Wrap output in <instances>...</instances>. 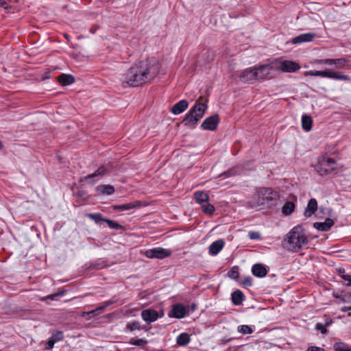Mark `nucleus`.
Masks as SVG:
<instances>
[{"label": "nucleus", "instance_id": "obj_1", "mask_svg": "<svg viewBox=\"0 0 351 351\" xmlns=\"http://www.w3.org/2000/svg\"><path fill=\"white\" fill-rule=\"evenodd\" d=\"M160 64L155 58H148L134 63L124 75L123 87L140 86L154 80L160 73Z\"/></svg>", "mask_w": 351, "mask_h": 351}, {"label": "nucleus", "instance_id": "obj_2", "mask_svg": "<svg viewBox=\"0 0 351 351\" xmlns=\"http://www.w3.org/2000/svg\"><path fill=\"white\" fill-rule=\"evenodd\" d=\"M285 240L287 250L294 252H298L308 243L304 230L301 226L293 227L287 234Z\"/></svg>", "mask_w": 351, "mask_h": 351}, {"label": "nucleus", "instance_id": "obj_3", "mask_svg": "<svg viewBox=\"0 0 351 351\" xmlns=\"http://www.w3.org/2000/svg\"><path fill=\"white\" fill-rule=\"evenodd\" d=\"M203 97L200 96L195 101V105L191 108L185 115L182 123L187 127L195 126L204 117L207 108L208 99L204 102Z\"/></svg>", "mask_w": 351, "mask_h": 351}, {"label": "nucleus", "instance_id": "obj_4", "mask_svg": "<svg viewBox=\"0 0 351 351\" xmlns=\"http://www.w3.org/2000/svg\"><path fill=\"white\" fill-rule=\"evenodd\" d=\"M257 204L265 207L277 205L278 193L271 188H260L257 191Z\"/></svg>", "mask_w": 351, "mask_h": 351}, {"label": "nucleus", "instance_id": "obj_5", "mask_svg": "<svg viewBox=\"0 0 351 351\" xmlns=\"http://www.w3.org/2000/svg\"><path fill=\"white\" fill-rule=\"evenodd\" d=\"M305 75L327 77L336 80L350 81V77L348 75L341 72H335L330 69H326L324 71H308L305 72Z\"/></svg>", "mask_w": 351, "mask_h": 351}, {"label": "nucleus", "instance_id": "obj_6", "mask_svg": "<svg viewBox=\"0 0 351 351\" xmlns=\"http://www.w3.org/2000/svg\"><path fill=\"white\" fill-rule=\"evenodd\" d=\"M315 171L322 176L334 172L337 169L335 160L332 158H322L315 167Z\"/></svg>", "mask_w": 351, "mask_h": 351}, {"label": "nucleus", "instance_id": "obj_7", "mask_svg": "<svg viewBox=\"0 0 351 351\" xmlns=\"http://www.w3.org/2000/svg\"><path fill=\"white\" fill-rule=\"evenodd\" d=\"M112 171V166L110 164L101 165L94 173L81 178L80 182L84 184H94L97 180H93L96 177L102 178Z\"/></svg>", "mask_w": 351, "mask_h": 351}, {"label": "nucleus", "instance_id": "obj_8", "mask_svg": "<svg viewBox=\"0 0 351 351\" xmlns=\"http://www.w3.org/2000/svg\"><path fill=\"white\" fill-rule=\"evenodd\" d=\"M275 69L282 72L293 73L300 69V65L291 60H282L274 62Z\"/></svg>", "mask_w": 351, "mask_h": 351}, {"label": "nucleus", "instance_id": "obj_9", "mask_svg": "<svg viewBox=\"0 0 351 351\" xmlns=\"http://www.w3.org/2000/svg\"><path fill=\"white\" fill-rule=\"evenodd\" d=\"M172 252L170 250L165 249L160 247H154L145 251V255L149 258L162 259L169 257Z\"/></svg>", "mask_w": 351, "mask_h": 351}, {"label": "nucleus", "instance_id": "obj_10", "mask_svg": "<svg viewBox=\"0 0 351 351\" xmlns=\"http://www.w3.org/2000/svg\"><path fill=\"white\" fill-rule=\"evenodd\" d=\"M186 315H189V310L187 309L182 304H176L172 306L171 310L169 312V317L176 319H182Z\"/></svg>", "mask_w": 351, "mask_h": 351}, {"label": "nucleus", "instance_id": "obj_11", "mask_svg": "<svg viewBox=\"0 0 351 351\" xmlns=\"http://www.w3.org/2000/svg\"><path fill=\"white\" fill-rule=\"evenodd\" d=\"M220 119L218 114L210 116L206 118L201 125V128L205 130L215 131L219 123Z\"/></svg>", "mask_w": 351, "mask_h": 351}, {"label": "nucleus", "instance_id": "obj_12", "mask_svg": "<svg viewBox=\"0 0 351 351\" xmlns=\"http://www.w3.org/2000/svg\"><path fill=\"white\" fill-rule=\"evenodd\" d=\"M273 69H275L274 62L269 64L260 65L258 67H256V73H257V80L266 79Z\"/></svg>", "mask_w": 351, "mask_h": 351}, {"label": "nucleus", "instance_id": "obj_13", "mask_svg": "<svg viewBox=\"0 0 351 351\" xmlns=\"http://www.w3.org/2000/svg\"><path fill=\"white\" fill-rule=\"evenodd\" d=\"M316 37L315 33L308 32L305 34H301L294 38H293L290 43L295 45H299L303 43L311 42Z\"/></svg>", "mask_w": 351, "mask_h": 351}, {"label": "nucleus", "instance_id": "obj_14", "mask_svg": "<svg viewBox=\"0 0 351 351\" xmlns=\"http://www.w3.org/2000/svg\"><path fill=\"white\" fill-rule=\"evenodd\" d=\"M241 81L247 82L257 80V73L256 67H250L245 69L239 76Z\"/></svg>", "mask_w": 351, "mask_h": 351}, {"label": "nucleus", "instance_id": "obj_15", "mask_svg": "<svg viewBox=\"0 0 351 351\" xmlns=\"http://www.w3.org/2000/svg\"><path fill=\"white\" fill-rule=\"evenodd\" d=\"M142 319L148 324L156 321L159 317L158 312L154 309H145L141 312Z\"/></svg>", "mask_w": 351, "mask_h": 351}, {"label": "nucleus", "instance_id": "obj_16", "mask_svg": "<svg viewBox=\"0 0 351 351\" xmlns=\"http://www.w3.org/2000/svg\"><path fill=\"white\" fill-rule=\"evenodd\" d=\"M142 206V203L140 201H136L134 202H130L121 205H114L112 206V210L114 211H125L131 209H134L136 208L141 207Z\"/></svg>", "mask_w": 351, "mask_h": 351}, {"label": "nucleus", "instance_id": "obj_17", "mask_svg": "<svg viewBox=\"0 0 351 351\" xmlns=\"http://www.w3.org/2000/svg\"><path fill=\"white\" fill-rule=\"evenodd\" d=\"M224 245V241L223 239H218L210 245L208 252L212 256H216L223 248Z\"/></svg>", "mask_w": 351, "mask_h": 351}, {"label": "nucleus", "instance_id": "obj_18", "mask_svg": "<svg viewBox=\"0 0 351 351\" xmlns=\"http://www.w3.org/2000/svg\"><path fill=\"white\" fill-rule=\"evenodd\" d=\"M334 225V221L330 218H327L324 222H315L313 227L319 231H328Z\"/></svg>", "mask_w": 351, "mask_h": 351}, {"label": "nucleus", "instance_id": "obj_19", "mask_svg": "<svg viewBox=\"0 0 351 351\" xmlns=\"http://www.w3.org/2000/svg\"><path fill=\"white\" fill-rule=\"evenodd\" d=\"M252 273L256 277L263 278L267 274V270L263 264L256 263L252 267Z\"/></svg>", "mask_w": 351, "mask_h": 351}, {"label": "nucleus", "instance_id": "obj_20", "mask_svg": "<svg viewBox=\"0 0 351 351\" xmlns=\"http://www.w3.org/2000/svg\"><path fill=\"white\" fill-rule=\"evenodd\" d=\"M189 106V103L186 100L182 99L175 104L171 108V112L173 114H179L183 112Z\"/></svg>", "mask_w": 351, "mask_h": 351}, {"label": "nucleus", "instance_id": "obj_21", "mask_svg": "<svg viewBox=\"0 0 351 351\" xmlns=\"http://www.w3.org/2000/svg\"><path fill=\"white\" fill-rule=\"evenodd\" d=\"M317 209V202L315 198H311L304 210V215L306 217H311Z\"/></svg>", "mask_w": 351, "mask_h": 351}, {"label": "nucleus", "instance_id": "obj_22", "mask_svg": "<svg viewBox=\"0 0 351 351\" xmlns=\"http://www.w3.org/2000/svg\"><path fill=\"white\" fill-rule=\"evenodd\" d=\"M324 323H317L315 325V330L321 332L322 334L327 333V327L330 326L332 323V319L328 316L325 315L324 316Z\"/></svg>", "mask_w": 351, "mask_h": 351}, {"label": "nucleus", "instance_id": "obj_23", "mask_svg": "<svg viewBox=\"0 0 351 351\" xmlns=\"http://www.w3.org/2000/svg\"><path fill=\"white\" fill-rule=\"evenodd\" d=\"M244 299H245V295H244L243 293L239 289H237V290L233 291L231 294L232 302L235 306L241 305Z\"/></svg>", "mask_w": 351, "mask_h": 351}, {"label": "nucleus", "instance_id": "obj_24", "mask_svg": "<svg viewBox=\"0 0 351 351\" xmlns=\"http://www.w3.org/2000/svg\"><path fill=\"white\" fill-rule=\"evenodd\" d=\"M64 335L62 332L57 331L56 333L52 334L51 337L49 339L48 342L46 344L47 349H51L53 347L55 343L62 340Z\"/></svg>", "mask_w": 351, "mask_h": 351}, {"label": "nucleus", "instance_id": "obj_25", "mask_svg": "<svg viewBox=\"0 0 351 351\" xmlns=\"http://www.w3.org/2000/svg\"><path fill=\"white\" fill-rule=\"evenodd\" d=\"M96 191L99 194L104 195H110L114 193V188L110 184H103L96 187Z\"/></svg>", "mask_w": 351, "mask_h": 351}, {"label": "nucleus", "instance_id": "obj_26", "mask_svg": "<svg viewBox=\"0 0 351 351\" xmlns=\"http://www.w3.org/2000/svg\"><path fill=\"white\" fill-rule=\"evenodd\" d=\"M58 81L60 84L63 86H68L73 84L75 82V78L72 75L70 74H61L58 76Z\"/></svg>", "mask_w": 351, "mask_h": 351}, {"label": "nucleus", "instance_id": "obj_27", "mask_svg": "<svg viewBox=\"0 0 351 351\" xmlns=\"http://www.w3.org/2000/svg\"><path fill=\"white\" fill-rule=\"evenodd\" d=\"M313 119L311 116L304 114L302 117V129L308 132L312 128Z\"/></svg>", "mask_w": 351, "mask_h": 351}, {"label": "nucleus", "instance_id": "obj_28", "mask_svg": "<svg viewBox=\"0 0 351 351\" xmlns=\"http://www.w3.org/2000/svg\"><path fill=\"white\" fill-rule=\"evenodd\" d=\"M194 197L196 202L202 205L208 202L209 199L208 195L204 191H196Z\"/></svg>", "mask_w": 351, "mask_h": 351}, {"label": "nucleus", "instance_id": "obj_29", "mask_svg": "<svg viewBox=\"0 0 351 351\" xmlns=\"http://www.w3.org/2000/svg\"><path fill=\"white\" fill-rule=\"evenodd\" d=\"M295 203L292 201L287 202L282 208V213L285 215H291L295 210Z\"/></svg>", "mask_w": 351, "mask_h": 351}, {"label": "nucleus", "instance_id": "obj_30", "mask_svg": "<svg viewBox=\"0 0 351 351\" xmlns=\"http://www.w3.org/2000/svg\"><path fill=\"white\" fill-rule=\"evenodd\" d=\"M190 336L186 332H182L178 336L176 342L179 346H184L190 342Z\"/></svg>", "mask_w": 351, "mask_h": 351}, {"label": "nucleus", "instance_id": "obj_31", "mask_svg": "<svg viewBox=\"0 0 351 351\" xmlns=\"http://www.w3.org/2000/svg\"><path fill=\"white\" fill-rule=\"evenodd\" d=\"M86 217L94 221L96 223L99 224L101 222H106V219L102 217V215L99 213H88L86 214Z\"/></svg>", "mask_w": 351, "mask_h": 351}, {"label": "nucleus", "instance_id": "obj_32", "mask_svg": "<svg viewBox=\"0 0 351 351\" xmlns=\"http://www.w3.org/2000/svg\"><path fill=\"white\" fill-rule=\"evenodd\" d=\"M333 348L335 351H351V348L343 342H336Z\"/></svg>", "mask_w": 351, "mask_h": 351}, {"label": "nucleus", "instance_id": "obj_33", "mask_svg": "<svg viewBox=\"0 0 351 351\" xmlns=\"http://www.w3.org/2000/svg\"><path fill=\"white\" fill-rule=\"evenodd\" d=\"M237 331L243 335H250L254 330L248 325H240L237 328Z\"/></svg>", "mask_w": 351, "mask_h": 351}, {"label": "nucleus", "instance_id": "obj_34", "mask_svg": "<svg viewBox=\"0 0 351 351\" xmlns=\"http://www.w3.org/2000/svg\"><path fill=\"white\" fill-rule=\"evenodd\" d=\"M202 208L204 213L209 215H213L215 210L214 206L208 202L202 204Z\"/></svg>", "mask_w": 351, "mask_h": 351}, {"label": "nucleus", "instance_id": "obj_35", "mask_svg": "<svg viewBox=\"0 0 351 351\" xmlns=\"http://www.w3.org/2000/svg\"><path fill=\"white\" fill-rule=\"evenodd\" d=\"M147 343V340L144 339H131L129 341V343L132 346H143L146 345Z\"/></svg>", "mask_w": 351, "mask_h": 351}, {"label": "nucleus", "instance_id": "obj_36", "mask_svg": "<svg viewBox=\"0 0 351 351\" xmlns=\"http://www.w3.org/2000/svg\"><path fill=\"white\" fill-rule=\"evenodd\" d=\"M347 62H348V60L346 59H345L343 58H341L335 59L334 64H335L336 69H341L345 66V65L346 64Z\"/></svg>", "mask_w": 351, "mask_h": 351}, {"label": "nucleus", "instance_id": "obj_37", "mask_svg": "<svg viewBox=\"0 0 351 351\" xmlns=\"http://www.w3.org/2000/svg\"><path fill=\"white\" fill-rule=\"evenodd\" d=\"M106 223L108 224V227L112 229L121 230L123 228V226L111 219H106Z\"/></svg>", "mask_w": 351, "mask_h": 351}, {"label": "nucleus", "instance_id": "obj_38", "mask_svg": "<svg viewBox=\"0 0 351 351\" xmlns=\"http://www.w3.org/2000/svg\"><path fill=\"white\" fill-rule=\"evenodd\" d=\"M75 196L83 201H86L89 199V195L84 190H79L76 192Z\"/></svg>", "mask_w": 351, "mask_h": 351}, {"label": "nucleus", "instance_id": "obj_39", "mask_svg": "<svg viewBox=\"0 0 351 351\" xmlns=\"http://www.w3.org/2000/svg\"><path fill=\"white\" fill-rule=\"evenodd\" d=\"M126 329H128L130 331H133L134 330H141V327L140 324L138 322H134L132 323L128 324L126 326Z\"/></svg>", "mask_w": 351, "mask_h": 351}, {"label": "nucleus", "instance_id": "obj_40", "mask_svg": "<svg viewBox=\"0 0 351 351\" xmlns=\"http://www.w3.org/2000/svg\"><path fill=\"white\" fill-rule=\"evenodd\" d=\"M240 285L245 287H250L252 286V278L250 276H245L244 279L240 282Z\"/></svg>", "mask_w": 351, "mask_h": 351}, {"label": "nucleus", "instance_id": "obj_41", "mask_svg": "<svg viewBox=\"0 0 351 351\" xmlns=\"http://www.w3.org/2000/svg\"><path fill=\"white\" fill-rule=\"evenodd\" d=\"M248 237L251 240H258L261 238L260 233L256 231H250L248 232Z\"/></svg>", "mask_w": 351, "mask_h": 351}, {"label": "nucleus", "instance_id": "obj_42", "mask_svg": "<svg viewBox=\"0 0 351 351\" xmlns=\"http://www.w3.org/2000/svg\"><path fill=\"white\" fill-rule=\"evenodd\" d=\"M64 291H62L61 292H59V293H53V294H51V295H49L46 297V299H49V300H55L57 299L58 297L59 296H62L64 295Z\"/></svg>", "mask_w": 351, "mask_h": 351}, {"label": "nucleus", "instance_id": "obj_43", "mask_svg": "<svg viewBox=\"0 0 351 351\" xmlns=\"http://www.w3.org/2000/svg\"><path fill=\"white\" fill-rule=\"evenodd\" d=\"M228 276L233 279H237L239 276V273L237 269L232 268L230 271H228Z\"/></svg>", "mask_w": 351, "mask_h": 351}, {"label": "nucleus", "instance_id": "obj_44", "mask_svg": "<svg viewBox=\"0 0 351 351\" xmlns=\"http://www.w3.org/2000/svg\"><path fill=\"white\" fill-rule=\"evenodd\" d=\"M341 277L344 280L348 281V283L346 284L347 287H351V275H350V274H342V275H341Z\"/></svg>", "mask_w": 351, "mask_h": 351}, {"label": "nucleus", "instance_id": "obj_45", "mask_svg": "<svg viewBox=\"0 0 351 351\" xmlns=\"http://www.w3.org/2000/svg\"><path fill=\"white\" fill-rule=\"evenodd\" d=\"M320 62L323 63V64H328V65H332V64H334V63H335V59H332V58L324 59V60H321Z\"/></svg>", "mask_w": 351, "mask_h": 351}, {"label": "nucleus", "instance_id": "obj_46", "mask_svg": "<svg viewBox=\"0 0 351 351\" xmlns=\"http://www.w3.org/2000/svg\"><path fill=\"white\" fill-rule=\"evenodd\" d=\"M306 351H325L324 348L317 346H310Z\"/></svg>", "mask_w": 351, "mask_h": 351}, {"label": "nucleus", "instance_id": "obj_47", "mask_svg": "<svg viewBox=\"0 0 351 351\" xmlns=\"http://www.w3.org/2000/svg\"><path fill=\"white\" fill-rule=\"evenodd\" d=\"M117 302V299L112 298L110 300H108L107 301H105L104 303L105 304V306L108 307L111 304H113Z\"/></svg>", "mask_w": 351, "mask_h": 351}, {"label": "nucleus", "instance_id": "obj_48", "mask_svg": "<svg viewBox=\"0 0 351 351\" xmlns=\"http://www.w3.org/2000/svg\"><path fill=\"white\" fill-rule=\"evenodd\" d=\"M100 313V312L97 310V308L94 309V310H92L89 312H84L83 314H82V316H85V315H88V314H93L94 315H98Z\"/></svg>", "mask_w": 351, "mask_h": 351}, {"label": "nucleus", "instance_id": "obj_49", "mask_svg": "<svg viewBox=\"0 0 351 351\" xmlns=\"http://www.w3.org/2000/svg\"><path fill=\"white\" fill-rule=\"evenodd\" d=\"M332 295L335 298L340 299L343 302H346V300L344 299V297L343 295H339L338 293L333 292L332 293Z\"/></svg>", "mask_w": 351, "mask_h": 351}, {"label": "nucleus", "instance_id": "obj_50", "mask_svg": "<svg viewBox=\"0 0 351 351\" xmlns=\"http://www.w3.org/2000/svg\"><path fill=\"white\" fill-rule=\"evenodd\" d=\"M235 171L233 169L228 170L223 173V175L226 178L232 176L234 174Z\"/></svg>", "mask_w": 351, "mask_h": 351}, {"label": "nucleus", "instance_id": "obj_51", "mask_svg": "<svg viewBox=\"0 0 351 351\" xmlns=\"http://www.w3.org/2000/svg\"><path fill=\"white\" fill-rule=\"evenodd\" d=\"M0 6L3 8L4 9L10 8L7 2H5V1H3V0H0Z\"/></svg>", "mask_w": 351, "mask_h": 351}, {"label": "nucleus", "instance_id": "obj_52", "mask_svg": "<svg viewBox=\"0 0 351 351\" xmlns=\"http://www.w3.org/2000/svg\"><path fill=\"white\" fill-rule=\"evenodd\" d=\"M197 305L195 304H192L190 307H189L187 309L189 310L190 312H193L196 309Z\"/></svg>", "mask_w": 351, "mask_h": 351}, {"label": "nucleus", "instance_id": "obj_53", "mask_svg": "<svg viewBox=\"0 0 351 351\" xmlns=\"http://www.w3.org/2000/svg\"><path fill=\"white\" fill-rule=\"evenodd\" d=\"M106 308V306H105V304L104 303L103 305L99 306L97 308V310L98 311V312H101L103 311L105 308Z\"/></svg>", "mask_w": 351, "mask_h": 351}, {"label": "nucleus", "instance_id": "obj_54", "mask_svg": "<svg viewBox=\"0 0 351 351\" xmlns=\"http://www.w3.org/2000/svg\"><path fill=\"white\" fill-rule=\"evenodd\" d=\"M349 310H351V306H343L341 308V311L342 312H346Z\"/></svg>", "mask_w": 351, "mask_h": 351}, {"label": "nucleus", "instance_id": "obj_55", "mask_svg": "<svg viewBox=\"0 0 351 351\" xmlns=\"http://www.w3.org/2000/svg\"><path fill=\"white\" fill-rule=\"evenodd\" d=\"M339 273L340 276L342 274H346L344 269H339Z\"/></svg>", "mask_w": 351, "mask_h": 351}, {"label": "nucleus", "instance_id": "obj_56", "mask_svg": "<svg viewBox=\"0 0 351 351\" xmlns=\"http://www.w3.org/2000/svg\"><path fill=\"white\" fill-rule=\"evenodd\" d=\"M94 267H95V268H96V269H99L103 268V267H104V265H101V266H100L99 265H95L94 266Z\"/></svg>", "mask_w": 351, "mask_h": 351}, {"label": "nucleus", "instance_id": "obj_57", "mask_svg": "<svg viewBox=\"0 0 351 351\" xmlns=\"http://www.w3.org/2000/svg\"><path fill=\"white\" fill-rule=\"evenodd\" d=\"M238 349H239V348H237V349H233L232 348H229L227 349L226 351H237Z\"/></svg>", "mask_w": 351, "mask_h": 351}, {"label": "nucleus", "instance_id": "obj_58", "mask_svg": "<svg viewBox=\"0 0 351 351\" xmlns=\"http://www.w3.org/2000/svg\"><path fill=\"white\" fill-rule=\"evenodd\" d=\"M3 143L0 141V150L3 148Z\"/></svg>", "mask_w": 351, "mask_h": 351}, {"label": "nucleus", "instance_id": "obj_59", "mask_svg": "<svg viewBox=\"0 0 351 351\" xmlns=\"http://www.w3.org/2000/svg\"><path fill=\"white\" fill-rule=\"evenodd\" d=\"M64 37L66 38V39L69 40L68 36L66 35H64Z\"/></svg>", "mask_w": 351, "mask_h": 351}, {"label": "nucleus", "instance_id": "obj_60", "mask_svg": "<svg viewBox=\"0 0 351 351\" xmlns=\"http://www.w3.org/2000/svg\"><path fill=\"white\" fill-rule=\"evenodd\" d=\"M348 315H349V316H351V313H348Z\"/></svg>", "mask_w": 351, "mask_h": 351}]
</instances>
